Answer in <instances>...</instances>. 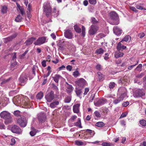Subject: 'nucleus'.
<instances>
[{"label":"nucleus","mask_w":146,"mask_h":146,"mask_svg":"<svg viewBox=\"0 0 146 146\" xmlns=\"http://www.w3.org/2000/svg\"><path fill=\"white\" fill-rule=\"evenodd\" d=\"M142 64H139L138 66L135 69V70H137L138 71H141L142 70Z\"/></svg>","instance_id":"40"},{"label":"nucleus","mask_w":146,"mask_h":146,"mask_svg":"<svg viewBox=\"0 0 146 146\" xmlns=\"http://www.w3.org/2000/svg\"><path fill=\"white\" fill-rule=\"evenodd\" d=\"M15 140L14 138H12L11 139V143L10 145H13L15 144Z\"/></svg>","instance_id":"57"},{"label":"nucleus","mask_w":146,"mask_h":146,"mask_svg":"<svg viewBox=\"0 0 146 146\" xmlns=\"http://www.w3.org/2000/svg\"><path fill=\"white\" fill-rule=\"evenodd\" d=\"M105 103V101L103 99H99L96 102H94L95 106L97 107H99L103 105Z\"/></svg>","instance_id":"16"},{"label":"nucleus","mask_w":146,"mask_h":146,"mask_svg":"<svg viewBox=\"0 0 146 146\" xmlns=\"http://www.w3.org/2000/svg\"><path fill=\"white\" fill-rule=\"evenodd\" d=\"M28 50H27L25 52L19 56V57L20 58H23L25 56L26 54L28 52Z\"/></svg>","instance_id":"42"},{"label":"nucleus","mask_w":146,"mask_h":146,"mask_svg":"<svg viewBox=\"0 0 146 146\" xmlns=\"http://www.w3.org/2000/svg\"><path fill=\"white\" fill-rule=\"evenodd\" d=\"M94 113L95 116L97 118H100L101 117V115L98 111H96L94 112Z\"/></svg>","instance_id":"44"},{"label":"nucleus","mask_w":146,"mask_h":146,"mask_svg":"<svg viewBox=\"0 0 146 146\" xmlns=\"http://www.w3.org/2000/svg\"><path fill=\"white\" fill-rule=\"evenodd\" d=\"M13 55L12 59L13 60H15L16 58V53L15 52H14L13 53Z\"/></svg>","instance_id":"63"},{"label":"nucleus","mask_w":146,"mask_h":146,"mask_svg":"<svg viewBox=\"0 0 146 146\" xmlns=\"http://www.w3.org/2000/svg\"><path fill=\"white\" fill-rule=\"evenodd\" d=\"M102 145L103 146H110L111 143L107 142H103L102 143Z\"/></svg>","instance_id":"52"},{"label":"nucleus","mask_w":146,"mask_h":146,"mask_svg":"<svg viewBox=\"0 0 146 146\" xmlns=\"http://www.w3.org/2000/svg\"><path fill=\"white\" fill-rule=\"evenodd\" d=\"M127 114V113H122L120 117V118H123L125 117Z\"/></svg>","instance_id":"59"},{"label":"nucleus","mask_w":146,"mask_h":146,"mask_svg":"<svg viewBox=\"0 0 146 146\" xmlns=\"http://www.w3.org/2000/svg\"><path fill=\"white\" fill-rule=\"evenodd\" d=\"M7 7L5 6H3L2 7L1 10L2 13L3 14L7 12Z\"/></svg>","instance_id":"37"},{"label":"nucleus","mask_w":146,"mask_h":146,"mask_svg":"<svg viewBox=\"0 0 146 146\" xmlns=\"http://www.w3.org/2000/svg\"><path fill=\"white\" fill-rule=\"evenodd\" d=\"M80 74L78 70H76L73 73V75L75 78H76Z\"/></svg>","instance_id":"41"},{"label":"nucleus","mask_w":146,"mask_h":146,"mask_svg":"<svg viewBox=\"0 0 146 146\" xmlns=\"http://www.w3.org/2000/svg\"><path fill=\"white\" fill-rule=\"evenodd\" d=\"M96 69L98 70H100L102 69L101 66L99 64H97L96 66Z\"/></svg>","instance_id":"53"},{"label":"nucleus","mask_w":146,"mask_h":146,"mask_svg":"<svg viewBox=\"0 0 146 146\" xmlns=\"http://www.w3.org/2000/svg\"><path fill=\"white\" fill-rule=\"evenodd\" d=\"M97 76L98 77V80L101 81L104 79V75L101 72H98L97 73Z\"/></svg>","instance_id":"19"},{"label":"nucleus","mask_w":146,"mask_h":146,"mask_svg":"<svg viewBox=\"0 0 146 146\" xmlns=\"http://www.w3.org/2000/svg\"><path fill=\"white\" fill-rule=\"evenodd\" d=\"M17 36V34L15 33L9 37L4 38V42L5 43H7V42L12 40L13 39L15 38Z\"/></svg>","instance_id":"15"},{"label":"nucleus","mask_w":146,"mask_h":146,"mask_svg":"<svg viewBox=\"0 0 146 146\" xmlns=\"http://www.w3.org/2000/svg\"><path fill=\"white\" fill-rule=\"evenodd\" d=\"M74 28L76 32L78 33H81V29L79 28L77 25H74Z\"/></svg>","instance_id":"32"},{"label":"nucleus","mask_w":146,"mask_h":146,"mask_svg":"<svg viewBox=\"0 0 146 146\" xmlns=\"http://www.w3.org/2000/svg\"><path fill=\"white\" fill-rule=\"evenodd\" d=\"M104 125V123L102 122H99L96 123V125L98 127H103Z\"/></svg>","instance_id":"36"},{"label":"nucleus","mask_w":146,"mask_h":146,"mask_svg":"<svg viewBox=\"0 0 146 146\" xmlns=\"http://www.w3.org/2000/svg\"><path fill=\"white\" fill-rule=\"evenodd\" d=\"M59 11L56 7H54L53 9L52 13L56 17H57L59 14Z\"/></svg>","instance_id":"21"},{"label":"nucleus","mask_w":146,"mask_h":146,"mask_svg":"<svg viewBox=\"0 0 146 146\" xmlns=\"http://www.w3.org/2000/svg\"><path fill=\"white\" fill-rule=\"evenodd\" d=\"M66 68L69 71H70L72 70V66H71L70 65H68L66 66Z\"/></svg>","instance_id":"62"},{"label":"nucleus","mask_w":146,"mask_h":146,"mask_svg":"<svg viewBox=\"0 0 146 146\" xmlns=\"http://www.w3.org/2000/svg\"><path fill=\"white\" fill-rule=\"evenodd\" d=\"M36 69L35 68V67L34 66L32 68V72L33 74H34V76H35L36 75L35 72Z\"/></svg>","instance_id":"60"},{"label":"nucleus","mask_w":146,"mask_h":146,"mask_svg":"<svg viewBox=\"0 0 146 146\" xmlns=\"http://www.w3.org/2000/svg\"><path fill=\"white\" fill-rule=\"evenodd\" d=\"M119 92L121 93V95L119 97H121L122 100L127 96V90L125 88L123 87L120 88L118 90Z\"/></svg>","instance_id":"6"},{"label":"nucleus","mask_w":146,"mask_h":146,"mask_svg":"<svg viewBox=\"0 0 146 146\" xmlns=\"http://www.w3.org/2000/svg\"><path fill=\"white\" fill-rule=\"evenodd\" d=\"M140 124L143 126H146V121L144 119L141 120L140 121Z\"/></svg>","instance_id":"38"},{"label":"nucleus","mask_w":146,"mask_h":146,"mask_svg":"<svg viewBox=\"0 0 146 146\" xmlns=\"http://www.w3.org/2000/svg\"><path fill=\"white\" fill-rule=\"evenodd\" d=\"M46 40L45 36H42L39 38L34 43L35 45H40L44 43Z\"/></svg>","instance_id":"11"},{"label":"nucleus","mask_w":146,"mask_h":146,"mask_svg":"<svg viewBox=\"0 0 146 146\" xmlns=\"http://www.w3.org/2000/svg\"><path fill=\"white\" fill-rule=\"evenodd\" d=\"M123 54H124L123 53L119 52L118 53H115L114 55L115 58H118L122 57Z\"/></svg>","instance_id":"28"},{"label":"nucleus","mask_w":146,"mask_h":146,"mask_svg":"<svg viewBox=\"0 0 146 146\" xmlns=\"http://www.w3.org/2000/svg\"><path fill=\"white\" fill-rule=\"evenodd\" d=\"M115 84L114 82L110 83L109 84V88L111 89L113 88L115 85Z\"/></svg>","instance_id":"39"},{"label":"nucleus","mask_w":146,"mask_h":146,"mask_svg":"<svg viewBox=\"0 0 146 146\" xmlns=\"http://www.w3.org/2000/svg\"><path fill=\"white\" fill-rule=\"evenodd\" d=\"M75 92L76 95L78 96H79L82 93L81 90L77 89L75 91Z\"/></svg>","instance_id":"45"},{"label":"nucleus","mask_w":146,"mask_h":146,"mask_svg":"<svg viewBox=\"0 0 146 146\" xmlns=\"http://www.w3.org/2000/svg\"><path fill=\"white\" fill-rule=\"evenodd\" d=\"M13 114L17 116H19L20 115V112L19 111H14Z\"/></svg>","instance_id":"49"},{"label":"nucleus","mask_w":146,"mask_h":146,"mask_svg":"<svg viewBox=\"0 0 146 146\" xmlns=\"http://www.w3.org/2000/svg\"><path fill=\"white\" fill-rule=\"evenodd\" d=\"M142 90L135 89L133 90V96L135 98L141 97L145 94Z\"/></svg>","instance_id":"4"},{"label":"nucleus","mask_w":146,"mask_h":146,"mask_svg":"<svg viewBox=\"0 0 146 146\" xmlns=\"http://www.w3.org/2000/svg\"><path fill=\"white\" fill-rule=\"evenodd\" d=\"M77 117L76 115H74L72 116L69 119V121L73 122L75 119Z\"/></svg>","instance_id":"50"},{"label":"nucleus","mask_w":146,"mask_h":146,"mask_svg":"<svg viewBox=\"0 0 146 146\" xmlns=\"http://www.w3.org/2000/svg\"><path fill=\"white\" fill-rule=\"evenodd\" d=\"M95 94H92L90 98V100H89V102H92L94 99V97Z\"/></svg>","instance_id":"55"},{"label":"nucleus","mask_w":146,"mask_h":146,"mask_svg":"<svg viewBox=\"0 0 146 146\" xmlns=\"http://www.w3.org/2000/svg\"><path fill=\"white\" fill-rule=\"evenodd\" d=\"M75 144L78 146H81L84 145V143L81 141L76 140L75 141Z\"/></svg>","instance_id":"35"},{"label":"nucleus","mask_w":146,"mask_h":146,"mask_svg":"<svg viewBox=\"0 0 146 146\" xmlns=\"http://www.w3.org/2000/svg\"><path fill=\"white\" fill-rule=\"evenodd\" d=\"M80 104H74L73 106V110L74 113H78L79 112V108Z\"/></svg>","instance_id":"17"},{"label":"nucleus","mask_w":146,"mask_h":146,"mask_svg":"<svg viewBox=\"0 0 146 146\" xmlns=\"http://www.w3.org/2000/svg\"><path fill=\"white\" fill-rule=\"evenodd\" d=\"M36 130H33L31 131L30 133V135L32 136H34L36 134Z\"/></svg>","instance_id":"46"},{"label":"nucleus","mask_w":146,"mask_h":146,"mask_svg":"<svg viewBox=\"0 0 146 146\" xmlns=\"http://www.w3.org/2000/svg\"><path fill=\"white\" fill-rule=\"evenodd\" d=\"M23 18L20 15H18L15 19V21L17 22H21L23 20Z\"/></svg>","instance_id":"30"},{"label":"nucleus","mask_w":146,"mask_h":146,"mask_svg":"<svg viewBox=\"0 0 146 146\" xmlns=\"http://www.w3.org/2000/svg\"><path fill=\"white\" fill-rule=\"evenodd\" d=\"M61 78L62 76H61L57 74L55 75L54 76L52 77L53 79L54 82L57 83H58L59 80Z\"/></svg>","instance_id":"20"},{"label":"nucleus","mask_w":146,"mask_h":146,"mask_svg":"<svg viewBox=\"0 0 146 146\" xmlns=\"http://www.w3.org/2000/svg\"><path fill=\"white\" fill-rule=\"evenodd\" d=\"M71 96H68L66 97L64 100V102L66 103H68L70 102L71 100Z\"/></svg>","instance_id":"26"},{"label":"nucleus","mask_w":146,"mask_h":146,"mask_svg":"<svg viewBox=\"0 0 146 146\" xmlns=\"http://www.w3.org/2000/svg\"><path fill=\"white\" fill-rule=\"evenodd\" d=\"M123 42L121 40L119 42L117 46V49L118 51H120L121 49V47L122 46Z\"/></svg>","instance_id":"31"},{"label":"nucleus","mask_w":146,"mask_h":146,"mask_svg":"<svg viewBox=\"0 0 146 146\" xmlns=\"http://www.w3.org/2000/svg\"><path fill=\"white\" fill-rule=\"evenodd\" d=\"M10 79L9 78L7 79H4L3 80L2 82H1V84H3L5 83H6L7 82H8L9 80Z\"/></svg>","instance_id":"48"},{"label":"nucleus","mask_w":146,"mask_h":146,"mask_svg":"<svg viewBox=\"0 0 146 146\" xmlns=\"http://www.w3.org/2000/svg\"><path fill=\"white\" fill-rule=\"evenodd\" d=\"M89 1L91 4H95L96 2V0H89Z\"/></svg>","instance_id":"56"},{"label":"nucleus","mask_w":146,"mask_h":146,"mask_svg":"<svg viewBox=\"0 0 146 146\" xmlns=\"http://www.w3.org/2000/svg\"><path fill=\"white\" fill-rule=\"evenodd\" d=\"M131 39V36L129 35H127L125 37L122 39V41L123 42V41H125V42H128Z\"/></svg>","instance_id":"29"},{"label":"nucleus","mask_w":146,"mask_h":146,"mask_svg":"<svg viewBox=\"0 0 146 146\" xmlns=\"http://www.w3.org/2000/svg\"><path fill=\"white\" fill-rule=\"evenodd\" d=\"M78 121L74 123V125L76 126H78L80 128H82V127L81 125V119L79 118H78Z\"/></svg>","instance_id":"27"},{"label":"nucleus","mask_w":146,"mask_h":146,"mask_svg":"<svg viewBox=\"0 0 146 146\" xmlns=\"http://www.w3.org/2000/svg\"><path fill=\"white\" fill-rule=\"evenodd\" d=\"M110 18L113 20V21L111 22L110 24L112 25H117L119 23L118 16L115 12H111L110 13Z\"/></svg>","instance_id":"2"},{"label":"nucleus","mask_w":146,"mask_h":146,"mask_svg":"<svg viewBox=\"0 0 146 146\" xmlns=\"http://www.w3.org/2000/svg\"><path fill=\"white\" fill-rule=\"evenodd\" d=\"M64 35L66 38L69 39H72L73 36L71 30L69 29L65 30L64 32Z\"/></svg>","instance_id":"12"},{"label":"nucleus","mask_w":146,"mask_h":146,"mask_svg":"<svg viewBox=\"0 0 146 146\" xmlns=\"http://www.w3.org/2000/svg\"><path fill=\"white\" fill-rule=\"evenodd\" d=\"M76 84L81 87H83L86 84V81L83 78H81L75 82Z\"/></svg>","instance_id":"9"},{"label":"nucleus","mask_w":146,"mask_h":146,"mask_svg":"<svg viewBox=\"0 0 146 146\" xmlns=\"http://www.w3.org/2000/svg\"><path fill=\"white\" fill-rule=\"evenodd\" d=\"M11 131L14 133L20 134L22 132L20 128L16 125H13L11 127Z\"/></svg>","instance_id":"8"},{"label":"nucleus","mask_w":146,"mask_h":146,"mask_svg":"<svg viewBox=\"0 0 146 146\" xmlns=\"http://www.w3.org/2000/svg\"><path fill=\"white\" fill-rule=\"evenodd\" d=\"M52 85L53 89L55 90L56 91H58V88L57 86L54 84H52Z\"/></svg>","instance_id":"54"},{"label":"nucleus","mask_w":146,"mask_h":146,"mask_svg":"<svg viewBox=\"0 0 146 146\" xmlns=\"http://www.w3.org/2000/svg\"><path fill=\"white\" fill-rule=\"evenodd\" d=\"M114 33L117 35L119 36L122 33V30L117 26H115L113 28Z\"/></svg>","instance_id":"14"},{"label":"nucleus","mask_w":146,"mask_h":146,"mask_svg":"<svg viewBox=\"0 0 146 146\" xmlns=\"http://www.w3.org/2000/svg\"><path fill=\"white\" fill-rule=\"evenodd\" d=\"M135 7H136V8L138 9H139L140 10L143 9V7L138 5H137L135 6Z\"/></svg>","instance_id":"64"},{"label":"nucleus","mask_w":146,"mask_h":146,"mask_svg":"<svg viewBox=\"0 0 146 146\" xmlns=\"http://www.w3.org/2000/svg\"><path fill=\"white\" fill-rule=\"evenodd\" d=\"M102 110L103 112L104 113H107L108 111V109L107 108L104 107L102 109Z\"/></svg>","instance_id":"58"},{"label":"nucleus","mask_w":146,"mask_h":146,"mask_svg":"<svg viewBox=\"0 0 146 146\" xmlns=\"http://www.w3.org/2000/svg\"><path fill=\"white\" fill-rule=\"evenodd\" d=\"M59 104V102L58 101H55L51 103L50 105V107L51 108H54Z\"/></svg>","instance_id":"22"},{"label":"nucleus","mask_w":146,"mask_h":146,"mask_svg":"<svg viewBox=\"0 0 146 146\" xmlns=\"http://www.w3.org/2000/svg\"><path fill=\"white\" fill-rule=\"evenodd\" d=\"M0 116L1 118L5 119L4 122L5 124L11 123L13 121L10 113L7 111L2 112L0 113Z\"/></svg>","instance_id":"1"},{"label":"nucleus","mask_w":146,"mask_h":146,"mask_svg":"<svg viewBox=\"0 0 146 146\" xmlns=\"http://www.w3.org/2000/svg\"><path fill=\"white\" fill-rule=\"evenodd\" d=\"M43 12L45 13L47 17H48L51 15L52 11L50 4L48 2L44 3L43 6Z\"/></svg>","instance_id":"3"},{"label":"nucleus","mask_w":146,"mask_h":146,"mask_svg":"<svg viewBox=\"0 0 146 146\" xmlns=\"http://www.w3.org/2000/svg\"><path fill=\"white\" fill-rule=\"evenodd\" d=\"M26 79V78L23 76H21L19 78L20 82L21 83H24Z\"/></svg>","instance_id":"33"},{"label":"nucleus","mask_w":146,"mask_h":146,"mask_svg":"<svg viewBox=\"0 0 146 146\" xmlns=\"http://www.w3.org/2000/svg\"><path fill=\"white\" fill-rule=\"evenodd\" d=\"M91 22L93 24H96L98 23V21L95 18L93 17L92 18Z\"/></svg>","instance_id":"47"},{"label":"nucleus","mask_w":146,"mask_h":146,"mask_svg":"<svg viewBox=\"0 0 146 146\" xmlns=\"http://www.w3.org/2000/svg\"><path fill=\"white\" fill-rule=\"evenodd\" d=\"M122 99H121V97L117 98V99L114 100L113 101V103L114 104H117L121 101H122Z\"/></svg>","instance_id":"24"},{"label":"nucleus","mask_w":146,"mask_h":146,"mask_svg":"<svg viewBox=\"0 0 146 146\" xmlns=\"http://www.w3.org/2000/svg\"><path fill=\"white\" fill-rule=\"evenodd\" d=\"M67 92L68 93H70L73 90L74 88L72 85L67 84Z\"/></svg>","instance_id":"23"},{"label":"nucleus","mask_w":146,"mask_h":146,"mask_svg":"<svg viewBox=\"0 0 146 146\" xmlns=\"http://www.w3.org/2000/svg\"><path fill=\"white\" fill-rule=\"evenodd\" d=\"M82 36L84 37L85 35V28L84 26H82Z\"/></svg>","instance_id":"43"},{"label":"nucleus","mask_w":146,"mask_h":146,"mask_svg":"<svg viewBox=\"0 0 146 146\" xmlns=\"http://www.w3.org/2000/svg\"><path fill=\"white\" fill-rule=\"evenodd\" d=\"M130 9L131 10L135 13H137L138 12V11L134 7H130Z\"/></svg>","instance_id":"51"},{"label":"nucleus","mask_w":146,"mask_h":146,"mask_svg":"<svg viewBox=\"0 0 146 146\" xmlns=\"http://www.w3.org/2000/svg\"><path fill=\"white\" fill-rule=\"evenodd\" d=\"M36 38H35L32 37L27 40L25 43H26V45H30L33 43V41Z\"/></svg>","instance_id":"18"},{"label":"nucleus","mask_w":146,"mask_h":146,"mask_svg":"<svg viewBox=\"0 0 146 146\" xmlns=\"http://www.w3.org/2000/svg\"><path fill=\"white\" fill-rule=\"evenodd\" d=\"M45 98L47 102H50L54 98V92L51 90L50 92L48 93L45 96Z\"/></svg>","instance_id":"7"},{"label":"nucleus","mask_w":146,"mask_h":146,"mask_svg":"<svg viewBox=\"0 0 146 146\" xmlns=\"http://www.w3.org/2000/svg\"><path fill=\"white\" fill-rule=\"evenodd\" d=\"M104 50L103 48H100L97 49L95 52V53L97 54H101L104 53Z\"/></svg>","instance_id":"25"},{"label":"nucleus","mask_w":146,"mask_h":146,"mask_svg":"<svg viewBox=\"0 0 146 146\" xmlns=\"http://www.w3.org/2000/svg\"><path fill=\"white\" fill-rule=\"evenodd\" d=\"M129 103L128 102H124L122 104L123 106L126 107L129 105Z\"/></svg>","instance_id":"61"},{"label":"nucleus","mask_w":146,"mask_h":146,"mask_svg":"<svg viewBox=\"0 0 146 146\" xmlns=\"http://www.w3.org/2000/svg\"><path fill=\"white\" fill-rule=\"evenodd\" d=\"M38 118L39 122L43 123L45 121L46 119V115L44 113H40L38 115Z\"/></svg>","instance_id":"13"},{"label":"nucleus","mask_w":146,"mask_h":146,"mask_svg":"<svg viewBox=\"0 0 146 146\" xmlns=\"http://www.w3.org/2000/svg\"><path fill=\"white\" fill-rule=\"evenodd\" d=\"M98 29V28L97 26L92 25L90 26V29L89 31V33L91 35H94L96 33Z\"/></svg>","instance_id":"10"},{"label":"nucleus","mask_w":146,"mask_h":146,"mask_svg":"<svg viewBox=\"0 0 146 146\" xmlns=\"http://www.w3.org/2000/svg\"><path fill=\"white\" fill-rule=\"evenodd\" d=\"M43 96L42 92H40L37 94L36 97L37 99L40 100L42 98Z\"/></svg>","instance_id":"34"},{"label":"nucleus","mask_w":146,"mask_h":146,"mask_svg":"<svg viewBox=\"0 0 146 146\" xmlns=\"http://www.w3.org/2000/svg\"><path fill=\"white\" fill-rule=\"evenodd\" d=\"M27 120L25 117H21L18 119L17 120V123L21 127H25L27 125Z\"/></svg>","instance_id":"5"}]
</instances>
